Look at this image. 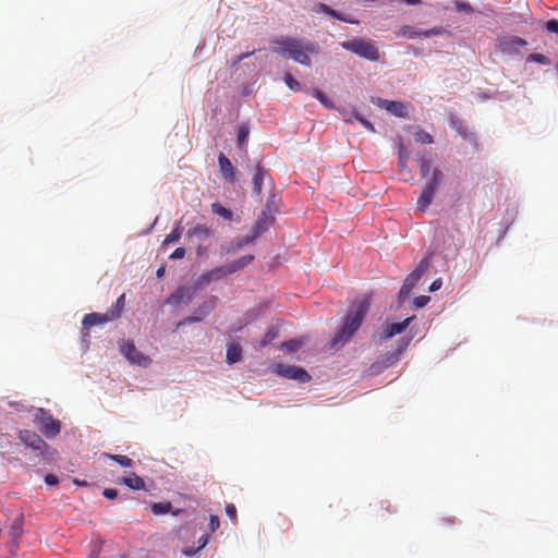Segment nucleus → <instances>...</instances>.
Segmentation results:
<instances>
[{
	"instance_id": "nucleus-24",
	"label": "nucleus",
	"mask_w": 558,
	"mask_h": 558,
	"mask_svg": "<svg viewBox=\"0 0 558 558\" xmlns=\"http://www.w3.org/2000/svg\"><path fill=\"white\" fill-rule=\"evenodd\" d=\"M242 357V349L239 344L231 343L228 345L226 361L229 364L239 362Z\"/></svg>"
},
{
	"instance_id": "nucleus-42",
	"label": "nucleus",
	"mask_w": 558,
	"mask_h": 558,
	"mask_svg": "<svg viewBox=\"0 0 558 558\" xmlns=\"http://www.w3.org/2000/svg\"><path fill=\"white\" fill-rule=\"evenodd\" d=\"M452 126L462 135L466 136V126L461 121H452Z\"/></svg>"
},
{
	"instance_id": "nucleus-40",
	"label": "nucleus",
	"mask_w": 558,
	"mask_h": 558,
	"mask_svg": "<svg viewBox=\"0 0 558 558\" xmlns=\"http://www.w3.org/2000/svg\"><path fill=\"white\" fill-rule=\"evenodd\" d=\"M213 280H214V278H213V275H210V270H209V271H206L201 275V277L198 278V284H208Z\"/></svg>"
},
{
	"instance_id": "nucleus-23",
	"label": "nucleus",
	"mask_w": 558,
	"mask_h": 558,
	"mask_svg": "<svg viewBox=\"0 0 558 558\" xmlns=\"http://www.w3.org/2000/svg\"><path fill=\"white\" fill-rule=\"evenodd\" d=\"M151 511L156 515L166 514L171 512L173 515H178L181 512V509H177L172 511V505L170 501L165 502H155L151 505Z\"/></svg>"
},
{
	"instance_id": "nucleus-4",
	"label": "nucleus",
	"mask_w": 558,
	"mask_h": 558,
	"mask_svg": "<svg viewBox=\"0 0 558 558\" xmlns=\"http://www.w3.org/2000/svg\"><path fill=\"white\" fill-rule=\"evenodd\" d=\"M412 338H400L397 342V348L392 352H387L381 354L376 362L371 365V372L373 374L380 373L383 369H386L392 365H395L399 360L402 353L410 345Z\"/></svg>"
},
{
	"instance_id": "nucleus-17",
	"label": "nucleus",
	"mask_w": 558,
	"mask_h": 558,
	"mask_svg": "<svg viewBox=\"0 0 558 558\" xmlns=\"http://www.w3.org/2000/svg\"><path fill=\"white\" fill-rule=\"evenodd\" d=\"M218 165H219L220 173H221L222 178L229 182H234L236 170L232 166L229 158L222 153L218 157Z\"/></svg>"
},
{
	"instance_id": "nucleus-21",
	"label": "nucleus",
	"mask_w": 558,
	"mask_h": 558,
	"mask_svg": "<svg viewBox=\"0 0 558 558\" xmlns=\"http://www.w3.org/2000/svg\"><path fill=\"white\" fill-rule=\"evenodd\" d=\"M254 255H244L229 264H227V271L230 272V275L245 268L254 260Z\"/></svg>"
},
{
	"instance_id": "nucleus-61",
	"label": "nucleus",
	"mask_w": 558,
	"mask_h": 558,
	"mask_svg": "<svg viewBox=\"0 0 558 558\" xmlns=\"http://www.w3.org/2000/svg\"><path fill=\"white\" fill-rule=\"evenodd\" d=\"M243 60H239V56L234 57L232 59V66H236L240 62H242Z\"/></svg>"
},
{
	"instance_id": "nucleus-36",
	"label": "nucleus",
	"mask_w": 558,
	"mask_h": 558,
	"mask_svg": "<svg viewBox=\"0 0 558 558\" xmlns=\"http://www.w3.org/2000/svg\"><path fill=\"white\" fill-rule=\"evenodd\" d=\"M415 141L423 144H430L433 143V136L425 131H418L415 133Z\"/></svg>"
},
{
	"instance_id": "nucleus-63",
	"label": "nucleus",
	"mask_w": 558,
	"mask_h": 558,
	"mask_svg": "<svg viewBox=\"0 0 558 558\" xmlns=\"http://www.w3.org/2000/svg\"><path fill=\"white\" fill-rule=\"evenodd\" d=\"M442 521L447 524H453L454 523V518H446V519H442Z\"/></svg>"
},
{
	"instance_id": "nucleus-41",
	"label": "nucleus",
	"mask_w": 558,
	"mask_h": 558,
	"mask_svg": "<svg viewBox=\"0 0 558 558\" xmlns=\"http://www.w3.org/2000/svg\"><path fill=\"white\" fill-rule=\"evenodd\" d=\"M429 296L421 295L414 299V306L421 308L427 304Z\"/></svg>"
},
{
	"instance_id": "nucleus-28",
	"label": "nucleus",
	"mask_w": 558,
	"mask_h": 558,
	"mask_svg": "<svg viewBox=\"0 0 558 558\" xmlns=\"http://www.w3.org/2000/svg\"><path fill=\"white\" fill-rule=\"evenodd\" d=\"M181 235H182V229H181V226L179 222L178 226L165 238L162 245H168L172 242L179 241Z\"/></svg>"
},
{
	"instance_id": "nucleus-10",
	"label": "nucleus",
	"mask_w": 558,
	"mask_h": 558,
	"mask_svg": "<svg viewBox=\"0 0 558 558\" xmlns=\"http://www.w3.org/2000/svg\"><path fill=\"white\" fill-rule=\"evenodd\" d=\"M120 351L132 364L148 366L151 363L150 357L138 351L132 341L123 342Z\"/></svg>"
},
{
	"instance_id": "nucleus-39",
	"label": "nucleus",
	"mask_w": 558,
	"mask_h": 558,
	"mask_svg": "<svg viewBox=\"0 0 558 558\" xmlns=\"http://www.w3.org/2000/svg\"><path fill=\"white\" fill-rule=\"evenodd\" d=\"M354 118L368 131L375 132V128L372 122L360 116L357 112H354Z\"/></svg>"
},
{
	"instance_id": "nucleus-37",
	"label": "nucleus",
	"mask_w": 558,
	"mask_h": 558,
	"mask_svg": "<svg viewBox=\"0 0 558 558\" xmlns=\"http://www.w3.org/2000/svg\"><path fill=\"white\" fill-rule=\"evenodd\" d=\"M420 170H421V175L422 177H427L429 173L433 174V168H432V165L429 162V160L427 159H422L420 161Z\"/></svg>"
},
{
	"instance_id": "nucleus-13",
	"label": "nucleus",
	"mask_w": 558,
	"mask_h": 558,
	"mask_svg": "<svg viewBox=\"0 0 558 558\" xmlns=\"http://www.w3.org/2000/svg\"><path fill=\"white\" fill-rule=\"evenodd\" d=\"M376 104L398 118H405L408 116L407 106L401 101L378 98Z\"/></svg>"
},
{
	"instance_id": "nucleus-44",
	"label": "nucleus",
	"mask_w": 558,
	"mask_h": 558,
	"mask_svg": "<svg viewBox=\"0 0 558 558\" xmlns=\"http://www.w3.org/2000/svg\"><path fill=\"white\" fill-rule=\"evenodd\" d=\"M220 525L219 518L217 515H210L209 518V529L211 532H215Z\"/></svg>"
},
{
	"instance_id": "nucleus-25",
	"label": "nucleus",
	"mask_w": 558,
	"mask_h": 558,
	"mask_svg": "<svg viewBox=\"0 0 558 558\" xmlns=\"http://www.w3.org/2000/svg\"><path fill=\"white\" fill-rule=\"evenodd\" d=\"M122 482L130 488L140 490L145 487V482L142 477L136 474H132L131 476L123 477Z\"/></svg>"
},
{
	"instance_id": "nucleus-52",
	"label": "nucleus",
	"mask_w": 558,
	"mask_h": 558,
	"mask_svg": "<svg viewBox=\"0 0 558 558\" xmlns=\"http://www.w3.org/2000/svg\"><path fill=\"white\" fill-rule=\"evenodd\" d=\"M457 9L459 11L472 12V8L469 3L457 2Z\"/></svg>"
},
{
	"instance_id": "nucleus-34",
	"label": "nucleus",
	"mask_w": 558,
	"mask_h": 558,
	"mask_svg": "<svg viewBox=\"0 0 558 558\" xmlns=\"http://www.w3.org/2000/svg\"><path fill=\"white\" fill-rule=\"evenodd\" d=\"M446 32V29L441 26H436L427 31H421V36L429 38L433 36H439L442 35Z\"/></svg>"
},
{
	"instance_id": "nucleus-50",
	"label": "nucleus",
	"mask_w": 558,
	"mask_h": 558,
	"mask_svg": "<svg viewBox=\"0 0 558 558\" xmlns=\"http://www.w3.org/2000/svg\"><path fill=\"white\" fill-rule=\"evenodd\" d=\"M335 19H337L339 21H342V22L351 23V24H357L359 23L355 20L347 17L344 14H342L340 12L337 13V16Z\"/></svg>"
},
{
	"instance_id": "nucleus-45",
	"label": "nucleus",
	"mask_w": 558,
	"mask_h": 558,
	"mask_svg": "<svg viewBox=\"0 0 558 558\" xmlns=\"http://www.w3.org/2000/svg\"><path fill=\"white\" fill-rule=\"evenodd\" d=\"M185 248L178 247L174 250V252L170 255L171 259H181L185 256Z\"/></svg>"
},
{
	"instance_id": "nucleus-29",
	"label": "nucleus",
	"mask_w": 558,
	"mask_h": 558,
	"mask_svg": "<svg viewBox=\"0 0 558 558\" xmlns=\"http://www.w3.org/2000/svg\"><path fill=\"white\" fill-rule=\"evenodd\" d=\"M108 457L116 461L118 464H120L123 468H132L133 466V460L129 458L128 456L122 454H108Z\"/></svg>"
},
{
	"instance_id": "nucleus-26",
	"label": "nucleus",
	"mask_w": 558,
	"mask_h": 558,
	"mask_svg": "<svg viewBox=\"0 0 558 558\" xmlns=\"http://www.w3.org/2000/svg\"><path fill=\"white\" fill-rule=\"evenodd\" d=\"M211 210L214 214L227 219V220H231L232 219V211L226 207H223L221 204L219 203H214L211 205Z\"/></svg>"
},
{
	"instance_id": "nucleus-60",
	"label": "nucleus",
	"mask_w": 558,
	"mask_h": 558,
	"mask_svg": "<svg viewBox=\"0 0 558 558\" xmlns=\"http://www.w3.org/2000/svg\"><path fill=\"white\" fill-rule=\"evenodd\" d=\"M337 13H338V11H336V10H333V9H331V8L329 7V10H328V12H327V14H328V15H330L331 17H333V19H335V17L337 16Z\"/></svg>"
},
{
	"instance_id": "nucleus-32",
	"label": "nucleus",
	"mask_w": 558,
	"mask_h": 558,
	"mask_svg": "<svg viewBox=\"0 0 558 558\" xmlns=\"http://www.w3.org/2000/svg\"><path fill=\"white\" fill-rule=\"evenodd\" d=\"M283 80L291 90L298 92L301 89V84L292 76L291 73H286Z\"/></svg>"
},
{
	"instance_id": "nucleus-46",
	"label": "nucleus",
	"mask_w": 558,
	"mask_h": 558,
	"mask_svg": "<svg viewBox=\"0 0 558 558\" xmlns=\"http://www.w3.org/2000/svg\"><path fill=\"white\" fill-rule=\"evenodd\" d=\"M202 316H190V317H186L184 318L183 320H181L178 326H182V325H185V324H192V323H196V322H201L202 320Z\"/></svg>"
},
{
	"instance_id": "nucleus-8",
	"label": "nucleus",
	"mask_w": 558,
	"mask_h": 558,
	"mask_svg": "<svg viewBox=\"0 0 558 558\" xmlns=\"http://www.w3.org/2000/svg\"><path fill=\"white\" fill-rule=\"evenodd\" d=\"M430 267V260L428 257L423 258L418 265L415 267V269L408 275L405 278L401 289V294H408L418 282V280L422 278V276L429 269Z\"/></svg>"
},
{
	"instance_id": "nucleus-1",
	"label": "nucleus",
	"mask_w": 558,
	"mask_h": 558,
	"mask_svg": "<svg viewBox=\"0 0 558 558\" xmlns=\"http://www.w3.org/2000/svg\"><path fill=\"white\" fill-rule=\"evenodd\" d=\"M371 307V298L363 295L359 301L349 305L348 312L343 318L342 326L337 330L330 340L331 348H339L351 340L353 335L361 327L366 314Z\"/></svg>"
},
{
	"instance_id": "nucleus-18",
	"label": "nucleus",
	"mask_w": 558,
	"mask_h": 558,
	"mask_svg": "<svg viewBox=\"0 0 558 558\" xmlns=\"http://www.w3.org/2000/svg\"><path fill=\"white\" fill-rule=\"evenodd\" d=\"M253 242H254V240L250 236V234L242 236V238H235L228 245L221 246V253L222 254L235 253Z\"/></svg>"
},
{
	"instance_id": "nucleus-58",
	"label": "nucleus",
	"mask_w": 558,
	"mask_h": 558,
	"mask_svg": "<svg viewBox=\"0 0 558 558\" xmlns=\"http://www.w3.org/2000/svg\"><path fill=\"white\" fill-rule=\"evenodd\" d=\"M254 52H255V50L250 51V52H245V53H241V54H239V60H245L246 58L252 56Z\"/></svg>"
},
{
	"instance_id": "nucleus-12",
	"label": "nucleus",
	"mask_w": 558,
	"mask_h": 558,
	"mask_svg": "<svg viewBox=\"0 0 558 558\" xmlns=\"http://www.w3.org/2000/svg\"><path fill=\"white\" fill-rule=\"evenodd\" d=\"M413 318L414 316L408 317L401 323L387 324L384 326L383 331L379 335L380 340L385 341L395 337L396 335L403 332L409 327Z\"/></svg>"
},
{
	"instance_id": "nucleus-20",
	"label": "nucleus",
	"mask_w": 558,
	"mask_h": 558,
	"mask_svg": "<svg viewBox=\"0 0 558 558\" xmlns=\"http://www.w3.org/2000/svg\"><path fill=\"white\" fill-rule=\"evenodd\" d=\"M268 217L266 213H263V215L253 225L250 236L255 241L268 229Z\"/></svg>"
},
{
	"instance_id": "nucleus-22",
	"label": "nucleus",
	"mask_w": 558,
	"mask_h": 558,
	"mask_svg": "<svg viewBox=\"0 0 558 558\" xmlns=\"http://www.w3.org/2000/svg\"><path fill=\"white\" fill-rule=\"evenodd\" d=\"M396 38L413 39L421 37V31L416 29L411 25H402L398 31L395 32Z\"/></svg>"
},
{
	"instance_id": "nucleus-57",
	"label": "nucleus",
	"mask_w": 558,
	"mask_h": 558,
	"mask_svg": "<svg viewBox=\"0 0 558 558\" xmlns=\"http://www.w3.org/2000/svg\"><path fill=\"white\" fill-rule=\"evenodd\" d=\"M165 272H166V269H165V267H162V266H161V267H159V268L157 269V271H156V276H157L158 278H162V277L165 276Z\"/></svg>"
},
{
	"instance_id": "nucleus-35",
	"label": "nucleus",
	"mask_w": 558,
	"mask_h": 558,
	"mask_svg": "<svg viewBox=\"0 0 558 558\" xmlns=\"http://www.w3.org/2000/svg\"><path fill=\"white\" fill-rule=\"evenodd\" d=\"M248 133H250V131H248V128L246 125H241L239 128V130H238V138H236L239 146H242L245 143V141L248 137Z\"/></svg>"
},
{
	"instance_id": "nucleus-48",
	"label": "nucleus",
	"mask_w": 558,
	"mask_h": 558,
	"mask_svg": "<svg viewBox=\"0 0 558 558\" xmlns=\"http://www.w3.org/2000/svg\"><path fill=\"white\" fill-rule=\"evenodd\" d=\"M329 10V5L325 4V3H322V2H318L315 4V8H314V11L317 12V13H325L327 14Z\"/></svg>"
},
{
	"instance_id": "nucleus-15",
	"label": "nucleus",
	"mask_w": 558,
	"mask_h": 558,
	"mask_svg": "<svg viewBox=\"0 0 558 558\" xmlns=\"http://www.w3.org/2000/svg\"><path fill=\"white\" fill-rule=\"evenodd\" d=\"M19 438L27 447L33 448L35 450L43 451L47 447V444L45 442V440L38 434H36L35 432H32V430H27V429L21 430L19 433Z\"/></svg>"
},
{
	"instance_id": "nucleus-38",
	"label": "nucleus",
	"mask_w": 558,
	"mask_h": 558,
	"mask_svg": "<svg viewBox=\"0 0 558 558\" xmlns=\"http://www.w3.org/2000/svg\"><path fill=\"white\" fill-rule=\"evenodd\" d=\"M226 514L230 518V520L233 523H236V521H238L236 508L233 504H228L226 506Z\"/></svg>"
},
{
	"instance_id": "nucleus-2",
	"label": "nucleus",
	"mask_w": 558,
	"mask_h": 558,
	"mask_svg": "<svg viewBox=\"0 0 558 558\" xmlns=\"http://www.w3.org/2000/svg\"><path fill=\"white\" fill-rule=\"evenodd\" d=\"M272 50L283 58L292 59L295 62L310 66L311 54L319 52V46L305 38L279 37L272 41Z\"/></svg>"
},
{
	"instance_id": "nucleus-43",
	"label": "nucleus",
	"mask_w": 558,
	"mask_h": 558,
	"mask_svg": "<svg viewBox=\"0 0 558 558\" xmlns=\"http://www.w3.org/2000/svg\"><path fill=\"white\" fill-rule=\"evenodd\" d=\"M546 29L550 33L558 34V20H550L546 23Z\"/></svg>"
},
{
	"instance_id": "nucleus-31",
	"label": "nucleus",
	"mask_w": 558,
	"mask_h": 558,
	"mask_svg": "<svg viewBox=\"0 0 558 558\" xmlns=\"http://www.w3.org/2000/svg\"><path fill=\"white\" fill-rule=\"evenodd\" d=\"M527 62H536L539 64H550V60L542 53H531L526 58Z\"/></svg>"
},
{
	"instance_id": "nucleus-55",
	"label": "nucleus",
	"mask_w": 558,
	"mask_h": 558,
	"mask_svg": "<svg viewBox=\"0 0 558 558\" xmlns=\"http://www.w3.org/2000/svg\"><path fill=\"white\" fill-rule=\"evenodd\" d=\"M207 252V247L206 246H203L201 243L197 245L196 247V253L198 256H203L204 254H206Z\"/></svg>"
},
{
	"instance_id": "nucleus-51",
	"label": "nucleus",
	"mask_w": 558,
	"mask_h": 558,
	"mask_svg": "<svg viewBox=\"0 0 558 558\" xmlns=\"http://www.w3.org/2000/svg\"><path fill=\"white\" fill-rule=\"evenodd\" d=\"M442 286V280L441 279H436L432 282L430 287H429V291L430 292H435L437 290H439Z\"/></svg>"
},
{
	"instance_id": "nucleus-19",
	"label": "nucleus",
	"mask_w": 558,
	"mask_h": 558,
	"mask_svg": "<svg viewBox=\"0 0 558 558\" xmlns=\"http://www.w3.org/2000/svg\"><path fill=\"white\" fill-rule=\"evenodd\" d=\"M527 45L526 40L521 37H510L507 39L500 40L499 47L502 52H514L518 51L520 48L525 47Z\"/></svg>"
},
{
	"instance_id": "nucleus-5",
	"label": "nucleus",
	"mask_w": 558,
	"mask_h": 558,
	"mask_svg": "<svg viewBox=\"0 0 558 558\" xmlns=\"http://www.w3.org/2000/svg\"><path fill=\"white\" fill-rule=\"evenodd\" d=\"M341 47L369 61H377L380 57L378 48L369 40L355 38L341 43Z\"/></svg>"
},
{
	"instance_id": "nucleus-30",
	"label": "nucleus",
	"mask_w": 558,
	"mask_h": 558,
	"mask_svg": "<svg viewBox=\"0 0 558 558\" xmlns=\"http://www.w3.org/2000/svg\"><path fill=\"white\" fill-rule=\"evenodd\" d=\"M303 344V341L300 339H291L289 341H286L281 344L282 349H286L288 352H295L298 351Z\"/></svg>"
},
{
	"instance_id": "nucleus-27",
	"label": "nucleus",
	"mask_w": 558,
	"mask_h": 558,
	"mask_svg": "<svg viewBox=\"0 0 558 558\" xmlns=\"http://www.w3.org/2000/svg\"><path fill=\"white\" fill-rule=\"evenodd\" d=\"M313 96L319 100V102L328 108V109H332L335 108V104L326 96V94L324 92H322L320 89H314L313 90Z\"/></svg>"
},
{
	"instance_id": "nucleus-47",
	"label": "nucleus",
	"mask_w": 558,
	"mask_h": 558,
	"mask_svg": "<svg viewBox=\"0 0 558 558\" xmlns=\"http://www.w3.org/2000/svg\"><path fill=\"white\" fill-rule=\"evenodd\" d=\"M102 494L108 499H114L118 496V490L114 488H105Z\"/></svg>"
},
{
	"instance_id": "nucleus-33",
	"label": "nucleus",
	"mask_w": 558,
	"mask_h": 558,
	"mask_svg": "<svg viewBox=\"0 0 558 558\" xmlns=\"http://www.w3.org/2000/svg\"><path fill=\"white\" fill-rule=\"evenodd\" d=\"M210 275H213L214 280H220L223 277H227L230 275V272L227 271V265L216 267L210 270Z\"/></svg>"
},
{
	"instance_id": "nucleus-62",
	"label": "nucleus",
	"mask_w": 558,
	"mask_h": 558,
	"mask_svg": "<svg viewBox=\"0 0 558 558\" xmlns=\"http://www.w3.org/2000/svg\"><path fill=\"white\" fill-rule=\"evenodd\" d=\"M399 166H400L401 168H405V161H404V158H403V156H402V155H400V158H399Z\"/></svg>"
},
{
	"instance_id": "nucleus-7",
	"label": "nucleus",
	"mask_w": 558,
	"mask_h": 558,
	"mask_svg": "<svg viewBox=\"0 0 558 558\" xmlns=\"http://www.w3.org/2000/svg\"><path fill=\"white\" fill-rule=\"evenodd\" d=\"M444 180V173L434 168L433 177L426 182L421 196L417 199L416 206L420 211H426L434 199V195Z\"/></svg>"
},
{
	"instance_id": "nucleus-53",
	"label": "nucleus",
	"mask_w": 558,
	"mask_h": 558,
	"mask_svg": "<svg viewBox=\"0 0 558 558\" xmlns=\"http://www.w3.org/2000/svg\"><path fill=\"white\" fill-rule=\"evenodd\" d=\"M199 311L202 312V315L205 316L207 315L210 311H211V306L204 303L201 307H199Z\"/></svg>"
},
{
	"instance_id": "nucleus-9",
	"label": "nucleus",
	"mask_w": 558,
	"mask_h": 558,
	"mask_svg": "<svg viewBox=\"0 0 558 558\" xmlns=\"http://www.w3.org/2000/svg\"><path fill=\"white\" fill-rule=\"evenodd\" d=\"M275 373L281 377L298 380L300 383H307L311 380L310 374L300 366L277 364Z\"/></svg>"
},
{
	"instance_id": "nucleus-16",
	"label": "nucleus",
	"mask_w": 558,
	"mask_h": 558,
	"mask_svg": "<svg viewBox=\"0 0 558 558\" xmlns=\"http://www.w3.org/2000/svg\"><path fill=\"white\" fill-rule=\"evenodd\" d=\"M213 234V230L207 227L206 225H196L195 227L191 228L186 235L187 239L192 242H198L202 243L203 241L210 238Z\"/></svg>"
},
{
	"instance_id": "nucleus-11",
	"label": "nucleus",
	"mask_w": 558,
	"mask_h": 558,
	"mask_svg": "<svg viewBox=\"0 0 558 558\" xmlns=\"http://www.w3.org/2000/svg\"><path fill=\"white\" fill-rule=\"evenodd\" d=\"M195 288L180 287L167 300L170 305H179L181 303H190L195 295Z\"/></svg>"
},
{
	"instance_id": "nucleus-6",
	"label": "nucleus",
	"mask_w": 558,
	"mask_h": 558,
	"mask_svg": "<svg viewBox=\"0 0 558 558\" xmlns=\"http://www.w3.org/2000/svg\"><path fill=\"white\" fill-rule=\"evenodd\" d=\"M34 423L41 434L47 438H53L61 432V423L51 413L43 408L37 409L34 415Z\"/></svg>"
},
{
	"instance_id": "nucleus-49",
	"label": "nucleus",
	"mask_w": 558,
	"mask_h": 558,
	"mask_svg": "<svg viewBox=\"0 0 558 558\" xmlns=\"http://www.w3.org/2000/svg\"><path fill=\"white\" fill-rule=\"evenodd\" d=\"M45 482L48 485H57L59 480H58V477L54 474H47L45 476Z\"/></svg>"
},
{
	"instance_id": "nucleus-56",
	"label": "nucleus",
	"mask_w": 558,
	"mask_h": 558,
	"mask_svg": "<svg viewBox=\"0 0 558 558\" xmlns=\"http://www.w3.org/2000/svg\"><path fill=\"white\" fill-rule=\"evenodd\" d=\"M401 2L409 5H417L422 3V0H401Z\"/></svg>"
},
{
	"instance_id": "nucleus-3",
	"label": "nucleus",
	"mask_w": 558,
	"mask_h": 558,
	"mask_svg": "<svg viewBox=\"0 0 558 558\" xmlns=\"http://www.w3.org/2000/svg\"><path fill=\"white\" fill-rule=\"evenodd\" d=\"M125 305V294H121L114 305L106 313H90L84 316L82 322V339L88 347L89 329L94 326L104 325L119 318Z\"/></svg>"
},
{
	"instance_id": "nucleus-54",
	"label": "nucleus",
	"mask_w": 558,
	"mask_h": 558,
	"mask_svg": "<svg viewBox=\"0 0 558 558\" xmlns=\"http://www.w3.org/2000/svg\"><path fill=\"white\" fill-rule=\"evenodd\" d=\"M207 543H208V536L207 535L201 536L198 539V544H199L198 549L205 547L207 545Z\"/></svg>"
},
{
	"instance_id": "nucleus-59",
	"label": "nucleus",
	"mask_w": 558,
	"mask_h": 558,
	"mask_svg": "<svg viewBox=\"0 0 558 558\" xmlns=\"http://www.w3.org/2000/svg\"><path fill=\"white\" fill-rule=\"evenodd\" d=\"M274 337H275V333L268 332L266 335V339L262 342V345H266L268 343V341H270Z\"/></svg>"
},
{
	"instance_id": "nucleus-14",
	"label": "nucleus",
	"mask_w": 558,
	"mask_h": 558,
	"mask_svg": "<svg viewBox=\"0 0 558 558\" xmlns=\"http://www.w3.org/2000/svg\"><path fill=\"white\" fill-rule=\"evenodd\" d=\"M266 181L271 182V177L269 171L258 161L253 174V193L259 195Z\"/></svg>"
}]
</instances>
